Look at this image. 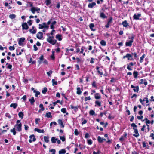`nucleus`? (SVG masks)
Here are the masks:
<instances>
[{
    "instance_id": "obj_1",
    "label": "nucleus",
    "mask_w": 154,
    "mask_h": 154,
    "mask_svg": "<svg viewBox=\"0 0 154 154\" xmlns=\"http://www.w3.org/2000/svg\"><path fill=\"white\" fill-rule=\"evenodd\" d=\"M15 128L10 130L11 132L13 133L14 135H15L16 134V132L15 131L16 129L19 132L20 131L22 130V124L21 123H19V124H16L15 125Z\"/></svg>"
},
{
    "instance_id": "obj_2",
    "label": "nucleus",
    "mask_w": 154,
    "mask_h": 154,
    "mask_svg": "<svg viewBox=\"0 0 154 154\" xmlns=\"http://www.w3.org/2000/svg\"><path fill=\"white\" fill-rule=\"evenodd\" d=\"M47 41L53 45H54L57 42V40L55 39H52L50 36H48L47 39Z\"/></svg>"
},
{
    "instance_id": "obj_3",
    "label": "nucleus",
    "mask_w": 154,
    "mask_h": 154,
    "mask_svg": "<svg viewBox=\"0 0 154 154\" xmlns=\"http://www.w3.org/2000/svg\"><path fill=\"white\" fill-rule=\"evenodd\" d=\"M134 38V36L132 35L131 37V40L129 41H127L125 43V45L126 46L131 47L132 45V43L133 42V40Z\"/></svg>"
},
{
    "instance_id": "obj_4",
    "label": "nucleus",
    "mask_w": 154,
    "mask_h": 154,
    "mask_svg": "<svg viewBox=\"0 0 154 154\" xmlns=\"http://www.w3.org/2000/svg\"><path fill=\"white\" fill-rule=\"evenodd\" d=\"M39 29H41L43 28H46L48 29L49 27L45 23H43L42 24H39Z\"/></svg>"
},
{
    "instance_id": "obj_5",
    "label": "nucleus",
    "mask_w": 154,
    "mask_h": 154,
    "mask_svg": "<svg viewBox=\"0 0 154 154\" xmlns=\"http://www.w3.org/2000/svg\"><path fill=\"white\" fill-rule=\"evenodd\" d=\"M43 34L41 32H39L36 35L37 38L39 39H41L43 37Z\"/></svg>"
},
{
    "instance_id": "obj_6",
    "label": "nucleus",
    "mask_w": 154,
    "mask_h": 154,
    "mask_svg": "<svg viewBox=\"0 0 154 154\" xmlns=\"http://www.w3.org/2000/svg\"><path fill=\"white\" fill-rule=\"evenodd\" d=\"M25 40V38H20L18 41L19 45L20 46L22 45H23V43L24 42Z\"/></svg>"
},
{
    "instance_id": "obj_7",
    "label": "nucleus",
    "mask_w": 154,
    "mask_h": 154,
    "mask_svg": "<svg viewBox=\"0 0 154 154\" xmlns=\"http://www.w3.org/2000/svg\"><path fill=\"white\" fill-rule=\"evenodd\" d=\"M125 58H127L128 60H131L132 59V56L129 53H127L125 56H124L123 58L125 59Z\"/></svg>"
},
{
    "instance_id": "obj_8",
    "label": "nucleus",
    "mask_w": 154,
    "mask_h": 154,
    "mask_svg": "<svg viewBox=\"0 0 154 154\" xmlns=\"http://www.w3.org/2000/svg\"><path fill=\"white\" fill-rule=\"evenodd\" d=\"M131 87L133 88V90L135 92H138L139 90V87L138 86H134L133 85H131Z\"/></svg>"
},
{
    "instance_id": "obj_9",
    "label": "nucleus",
    "mask_w": 154,
    "mask_h": 154,
    "mask_svg": "<svg viewBox=\"0 0 154 154\" xmlns=\"http://www.w3.org/2000/svg\"><path fill=\"white\" fill-rule=\"evenodd\" d=\"M22 27L23 29L27 30L28 29V26L26 23H23L22 25Z\"/></svg>"
},
{
    "instance_id": "obj_10",
    "label": "nucleus",
    "mask_w": 154,
    "mask_h": 154,
    "mask_svg": "<svg viewBox=\"0 0 154 154\" xmlns=\"http://www.w3.org/2000/svg\"><path fill=\"white\" fill-rule=\"evenodd\" d=\"M30 139L29 140V141L30 143H31L32 141L31 140L32 138V141L34 142L36 140V139L35 138V136L34 135H32L29 136Z\"/></svg>"
},
{
    "instance_id": "obj_11",
    "label": "nucleus",
    "mask_w": 154,
    "mask_h": 154,
    "mask_svg": "<svg viewBox=\"0 0 154 154\" xmlns=\"http://www.w3.org/2000/svg\"><path fill=\"white\" fill-rule=\"evenodd\" d=\"M40 10V9L38 8L32 7L31 8V11L33 13H34L35 11H38Z\"/></svg>"
},
{
    "instance_id": "obj_12",
    "label": "nucleus",
    "mask_w": 154,
    "mask_h": 154,
    "mask_svg": "<svg viewBox=\"0 0 154 154\" xmlns=\"http://www.w3.org/2000/svg\"><path fill=\"white\" fill-rule=\"evenodd\" d=\"M145 99L146 100V103H148L149 101L148 98L146 97H145L144 98L143 100H142L141 99H139V101L142 103V104L143 105H144V104L143 103V102L145 101Z\"/></svg>"
},
{
    "instance_id": "obj_13",
    "label": "nucleus",
    "mask_w": 154,
    "mask_h": 154,
    "mask_svg": "<svg viewBox=\"0 0 154 154\" xmlns=\"http://www.w3.org/2000/svg\"><path fill=\"white\" fill-rule=\"evenodd\" d=\"M134 133L136 134H133V136L136 137H137L139 136L138 131L137 128H134Z\"/></svg>"
},
{
    "instance_id": "obj_14",
    "label": "nucleus",
    "mask_w": 154,
    "mask_h": 154,
    "mask_svg": "<svg viewBox=\"0 0 154 154\" xmlns=\"http://www.w3.org/2000/svg\"><path fill=\"white\" fill-rule=\"evenodd\" d=\"M141 14H135L133 16L134 19L138 20L139 19V18L141 16Z\"/></svg>"
},
{
    "instance_id": "obj_15",
    "label": "nucleus",
    "mask_w": 154,
    "mask_h": 154,
    "mask_svg": "<svg viewBox=\"0 0 154 154\" xmlns=\"http://www.w3.org/2000/svg\"><path fill=\"white\" fill-rule=\"evenodd\" d=\"M44 56L42 55L39 58V60L38 61V63L40 65L42 63V61L44 60Z\"/></svg>"
},
{
    "instance_id": "obj_16",
    "label": "nucleus",
    "mask_w": 154,
    "mask_h": 154,
    "mask_svg": "<svg viewBox=\"0 0 154 154\" xmlns=\"http://www.w3.org/2000/svg\"><path fill=\"white\" fill-rule=\"evenodd\" d=\"M89 27L91 31H94L95 30V29H93V28L94 27V23H91L89 25Z\"/></svg>"
},
{
    "instance_id": "obj_17",
    "label": "nucleus",
    "mask_w": 154,
    "mask_h": 154,
    "mask_svg": "<svg viewBox=\"0 0 154 154\" xmlns=\"http://www.w3.org/2000/svg\"><path fill=\"white\" fill-rule=\"evenodd\" d=\"M96 5L95 2H93L92 3H90L88 5V7L90 8H92L94 6Z\"/></svg>"
},
{
    "instance_id": "obj_18",
    "label": "nucleus",
    "mask_w": 154,
    "mask_h": 154,
    "mask_svg": "<svg viewBox=\"0 0 154 154\" xmlns=\"http://www.w3.org/2000/svg\"><path fill=\"white\" fill-rule=\"evenodd\" d=\"M35 131H37L38 133H44V130L43 129H40L37 128H35L34 129Z\"/></svg>"
},
{
    "instance_id": "obj_19",
    "label": "nucleus",
    "mask_w": 154,
    "mask_h": 154,
    "mask_svg": "<svg viewBox=\"0 0 154 154\" xmlns=\"http://www.w3.org/2000/svg\"><path fill=\"white\" fill-rule=\"evenodd\" d=\"M122 24L123 27H126L129 26V24L127 22V21L125 20L122 22Z\"/></svg>"
},
{
    "instance_id": "obj_20",
    "label": "nucleus",
    "mask_w": 154,
    "mask_h": 154,
    "mask_svg": "<svg viewBox=\"0 0 154 154\" xmlns=\"http://www.w3.org/2000/svg\"><path fill=\"white\" fill-rule=\"evenodd\" d=\"M127 135V134L125 133L123 136H121V137L119 138V140L120 141L124 140H125V138H126Z\"/></svg>"
},
{
    "instance_id": "obj_21",
    "label": "nucleus",
    "mask_w": 154,
    "mask_h": 154,
    "mask_svg": "<svg viewBox=\"0 0 154 154\" xmlns=\"http://www.w3.org/2000/svg\"><path fill=\"white\" fill-rule=\"evenodd\" d=\"M94 97L96 99H99L101 98V96L99 94L97 93L95 94Z\"/></svg>"
},
{
    "instance_id": "obj_22",
    "label": "nucleus",
    "mask_w": 154,
    "mask_h": 154,
    "mask_svg": "<svg viewBox=\"0 0 154 154\" xmlns=\"http://www.w3.org/2000/svg\"><path fill=\"white\" fill-rule=\"evenodd\" d=\"M45 117L48 118H51L52 117L51 115V113L50 112H47L45 115Z\"/></svg>"
},
{
    "instance_id": "obj_23",
    "label": "nucleus",
    "mask_w": 154,
    "mask_h": 154,
    "mask_svg": "<svg viewBox=\"0 0 154 154\" xmlns=\"http://www.w3.org/2000/svg\"><path fill=\"white\" fill-rule=\"evenodd\" d=\"M29 101L30 102L31 105H33L35 102V99L33 97H32L31 99H29Z\"/></svg>"
},
{
    "instance_id": "obj_24",
    "label": "nucleus",
    "mask_w": 154,
    "mask_h": 154,
    "mask_svg": "<svg viewBox=\"0 0 154 154\" xmlns=\"http://www.w3.org/2000/svg\"><path fill=\"white\" fill-rule=\"evenodd\" d=\"M100 17L103 19H105L107 17L105 14L103 12H101L100 14Z\"/></svg>"
},
{
    "instance_id": "obj_25",
    "label": "nucleus",
    "mask_w": 154,
    "mask_h": 154,
    "mask_svg": "<svg viewBox=\"0 0 154 154\" xmlns=\"http://www.w3.org/2000/svg\"><path fill=\"white\" fill-rule=\"evenodd\" d=\"M95 106H96V105H97L99 107L101 106V102L98 100H96L95 102Z\"/></svg>"
},
{
    "instance_id": "obj_26",
    "label": "nucleus",
    "mask_w": 154,
    "mask_h": 154,
    "mask_svg": "<svg viewBox=\"0 0 154 154\" xmlns=\"http://www.w3.org/2000/svg\"><path fill=\"white\" fill-rule=\"evenodd\" d=\"M44 139L45 142L47 143H48L49 140V137L48 136H44Z\"/></svg>"
},
{
    "instance_id": "obj_27",
    "label": "nucleus",
    "mask_w": 154,
    "mask_h": 154,
    "mask_svg": "<svg viewBox=\"0 0 154 154\" xmlns=\"http://www.w3.org/2000/svg\"><path fill=\"white\" fill-rule=\"evenodd\" d=\"M82 93V91L81 90L80 88L79 87H77V94L78 95H80Z\"/></svg>"
},
{
    "instance_id": "obj_28",
    "label": "nucleus",
    "mask_w": 154,
    "mask_h": 154,
    "mask_svg": "<svg viewBox=\"0 0 154 154\" xmlns=\"http://www.w3.org/2000/svg\"><path fill=\"white\" fill-rule=\"evenodd\" d=\"M34 26H32V29H30L29 30V32L31 33L32 34H35L36 32V31L34 29Z\"/></svg>"
},
{
    "instance_id": "obj_29",
    "label": "nucleus",
    "mask_w": 154,
    "mask_h": 154,
    "mask_svg": "<svg viewBox=\"0 0 154 154\" xmlns=\"http://www.w3.org/2000/svg\"><path fill=\"white\" fill-rule=\"evenodd\" d=\"M146 55L145 54H143L140 58V62L142 63L143 62L144 59L145 58Z\"/></svg>"
},
{
    "instance_id": "obj_30",
    "label": "nucleus",
    "mask_w": 154,
    "mask_h": 154,
    "mask_svg": "<svg viewBox=\"0 0 154 154\" xmlns=\"http://www.w3.org/2000/svg\"><path fill=\"white\" fill-rule=\"evenodd\" d=\"M71 108L72 109H74L75 112H76L78 110V106H74L73 105H71L70 106Z\"/></svg>"
},
{
    "instance_id": "obj_31",
    "label": "nucleus",
    "mask_w": 154,
    "mask_h": 154,
    "mask_svg": "<svg viewBox=\"0 0 154 154\" xmlns=\"http://www.w3.org/2000/svg\"><path fill=\"white\" fill-rule=\"evenodd\" d=\"M57 138L54 137H52L51 139V141L52 143H54L56 142Z\"/></svg>"
},
{
    "instance_id": "obj_32",
    "label": "nucleus",
    "mask_w": 154,
    "mask_h": 154,
    "mask_svg": "<svg viewBox=\"0 0 154 154\" xmlns=\"http://www.w3.org/2000/svg\"><path fill=\"white\" fill-rule=\"evenodd\" d=\"M66 152V150L64 149H62L59 152V154H65Z\"/></svg>"
},
{
    "instance_id": "obj_33",
    "label": "nucleus",
    "mask_w": 154,
    "mask_h": 154,
    "mask_svg": "<svg viewBox=\"0 0 154 154\" xmlns=\"http://www.w3.org/2000/svg\"><path fill=\"white\" fill-rule=\"evenodd\" d=\"M56 38L58 39L59 41H60L62 40L61 38V35L59 34H57L56 36Z\"/></svg>"
},
{
    "instance_id": "obj_34",
    "label": "nucleus",
    "mask_w": 154,
    "mask_h": 154,
    "mask_svg": "<svg viewBox=\"0 0 154 154\" xmlns=\"http://www.w3.org/2000/svg\"><path fill=\"white\" fill-rule=\"evenodd\" d=\"M34 93H35V96L36 97H37L40 94V92L38 91H36L35 90H34Z\"/></svg>"
},
{
    "instance_id": "obj_35",
    "label": "nucleus",
    "mask_w": 154,
    "mask_h": 154,
    "mask_svg": "<svg viewBox=\"0 0 154 154\" xmlns=\"http://www.w3.org/2000/svg\"><path fill=\"white\" fill-rule=\"evenodd\" d=\"M17 106L16 103H11L10 105V107H13L14 109H15Z\"/></svg>"
},
{
    "instance_id": "obj_36",
    "label": "nucleus",
    "mask_w": 154,
    "mask_h": 154,
    "mask_svg": "<svg viewBox=\"0 0 154 154\" xmlns=\"http://www.w3.org/2000/svg\"><path fill=\"white\" fill-rule=\"evenodd\" d=\"M9 17L11 19H13L16 17V15L14 14H11L9 15Z\"/></svg>"
},
{
    "instance_id": "obj_37",
    "label": "nucleus",
    "mask_w": 154,
    "mask_h": 154,
    "mask_svg": "<svg viewBox=\"0 0 154 154\" xmlns=\"http://www.w3.org/2000/svg\"><path fill=\"white\" fill-rule=\"evenodd\" d=\"M100 43L102 46H105L106 45V41L103 40H101L100 42Z\"/></svg>"
},
{
    "instance_id": "obj_38",
    "label": "nucleus",
    "mask_w": 154,
    "mask_h": 154,
    "mask_svg": "<svg viewBox=\"0 0 154 154\" xmlns=\"http://www.w3.org/2000/svg\"><path fill=\"white\" fill-rule=\"evenodd\" d=\"M52 54L51 55V59L53 60H54L55 59V57H54V53L55 51H52Z\"/></svg>"
},
{
    "instance_id": "obj_39",
    "label": "nucleus",
    "mask_w": 154,
    "mask_h": 154,
    "mask_svg": "<svg viewBox=\"0 0 154 154\" xmlns=\"http://www.w3.org/2000/svg\"><path fill=\"white\" fill-rule=\"evenodd\" d=\"M23 113L22 112H20L18 113V116L20 118L22 119L23 117Z\"/></svg>"
},
{
    "instance_id": "obj_40",
    "label": "nucleus",
    "mask_w": 154,
    "mask_h": 154,
    "mask_svg": "<svg viewBox=\"0 0 154 154\" xmlns=\"http://www.w3.org/2000/svg\"><path fill=\"white\" fill-rule=\"evenodd\" d=\"M133 75L134 78H137L138 75V72L136 71H134L133 72Z\"/></svg>"
},
{
    "instance_id": "obj_41",
    "label": "nucleus",
    "mask_w": 154,
    "mask_h": 154,
    "mask_svg": "<svg viewBox=\"0 0 154 154\" xmlns=\"http://www.w3.org/2000/svg\"><path fill=\"white\" fill-rule=\"evenodd\" d=\"M49 152H51V154H55V149H52L49 150Z\"/></svg>"
},
{
    "instance_id": "obj_42",
    "label": "nucleus",
    "mask_w": 154,
    "mask_h": 154,
    "mask_svg": "<svg viewBox=\"0 0 154 154\" xmlns=\"http://www.w3.org/2000/svg\"><path fill=\"white\" fill-rule=\"evenodd\" d=\"M52 85L54 86V85H57V81H55L54 79H53L52 80Z\"/></svg>"
},
{
    "instance_id": "obj_43",
    "label": "nucleus",
    "mask_w": 154,
    "mask_h": 154,
    "mask_svg": "<svg viewBox=\"0 0 154 154\" xmlns=\"http://www.w3.org/2000/svg\"><path fill=\"white\" fill-rule=\"evenodd\" d=\"M97 140L99 142H102V138L100 136H99L98 137Z\"/></svg>"
},
{
    "instance_id": "obj_44",
    "label": "nucleus",
    "mask_w": 154,
    "mask_h": 154,
    "mask_svg": "<svg viewBox=\"0 0 154 154\" xmlns=\"http://www.w3.org/2000/svg\"><path fill=\"white\" fill-rule=\"evenodd\" d=\"M89 114L90 115H94L95 114V112L94 110H91L89 112Z\"/></svg>"
},
{
    "instance_id": "obj_45",
    "label": "nucleus",
    "mask_w": 154,
    "mask_h": 154,
    "mask_svg": "<svg viewBox=\"0 0 154 154\" xmlns=\"http://www.w3.org/2000/svg\"><path fill=\"white\" fill-rule=\"evenodd\" d=\"M39 107L41 108V110L42 111H43L45 110V109L43 107V105L42 104H40L39 105Z\"/></svg>"
},
{
    "instance_id": "obj_46",
    "label": "nucleus",
    "mask_w": 154,
    "mask_h": 154,
    "mask_svg": "<svg viewBox=\"0 0 154 154\" xmlns=\"http://www.w3.org/2000/svg\"><path fill=\"white\" fill-rule=\"evenodd\" d=\"M91 100V98L90 96L85 97V101H87L88 100Z\"/></svg>"
},
{
    "instance_id": "obj_47",
    "label": "nucleus",
    "mask_w": 154,
    "mask_h": 154,
    "mask_svg": "<svg viewBox=\"0 0 154 154\" xmlns=\"http://www.w3.org/2000/svg\"><path fill=\"white\" fill-rule=\"evenodd\" d=\"M58 123L60 124L61 125V126H62L63 127H64L62 121L61 120H58Z\"/></svg>"
},
{
    "instance_id": "obj_48",
    "label": "nucleus",
    "mask_w": 154,
    "mask_h": 154,
    "mask_svg": "<svg viewBox=\"0 0 154 154\" xmlns=\"http://www.w3.org/2000/svg\"><path fill=\"white\" fill-rule=\"evenodd\" d=\"M61 111L63 113H65L66 112V109L65 108H63L61 109Z\"/></svg>"
},
{
    "instance_id": "obj_49",
    "label": "nucleus",
    "mask_w": 154,
    "mask_h": 154,
    "mask_svg": "<svg viewBox=\"0 0 154 154\" xmlns=\"http://www.w3.org/2000/svg\"><path fill=\"white\" fill-rule=\"evenodd\" d=\"M47 89L45 87L44 88L43 90L42 91V92L43 94H45L47 91Z\"/></svg>"
},
{
    "instance_id": "obj_50",
    "label": "nucleus",
    "mask_w": 154,
    "mask_h": 154,
    "mask_svg": "<svg viewBox=\"0 0 154 154\" xmlns=\"http://www.w3.org/2000/svg\"><path fill=\"white\" fill-rule=\"evenodd\" d=\"M131 127H133V129L134 128H135L137 127V125L135 124L134 123H132L131 124Z\"/></svg>"
},
{
    "instance_id": "obj_51",
    "label": "nucleus",
    "mask_w": 154,
    "mask_h": 154,
    "mask_svg": "<svg viewBox=\"0 0 154 154\" xmlns=\"http://www.w3.org/2000/svg\"><path fill=\"white\" fill-rule=\"evenodd\" d=\"M60 140L63 142L65 140V138L64 137L60 136Z\"/></svg>"
},
{
    "instance_id": "obj_52",
    "label": "nucleus",
    "mask_w": 154,
    "mask_h": 154,
    "mask_svg": "<svg viewBox=\"0 0 154 154\" xmlns=\"http://www.w3.org/2000/svg\"><path fill=\"white\" fill-rule=\"evenodd\" d=\"M45 2L46 5H48L51 4V1L50 0H46Z\"/></svg>"
},
{
    "instance_id": "obj_53",
    "label": "nucleus",
    "mask_w": 154,
    "mask_h": 154,
    "mask_svg": "<svg viewBox=\"0 0 154 154\" xmlns=\"http://www.w3.org/2000/svg\"><path fill=\"white\" fill-rule=\"evenodd\" d=\"M52 73V71L51 70L49 72H47V74L48 76H50L51 74Z\"/></svg>"
},
{
    "instance_id": "obj_54",
    "label": "nucleus",
    "mask_w": 154,
    "mask_h": 154,
    "mask_svg": "<svg viewBox=\"0 0 154 154\" xmlns=\"http://www.w3.org/2000/svg\"><path fill=\"white\" fill-rule=\"evenodd\" d=\"M60 102V100H58L56 101L53 102V103L54 105V106H55L57 103H59Z\"/></svg>"
},
{
    "instance_id": "obj_55",
    "label": "nucleus",
    "mask_w": 154,
    "mask_h": 154,
    "mask_svg": "<svg viewBox=\"0 0 154 154\" xmlns=\"http://www.w3.org/2000/svg\"><path fill=\"white\" fill-rule=\"evenodd\" d=\"M88 143L89 145H91L92 143V141L91 139H89L88 140Z\"/></svg>"
},
{
    "instance_id": "obj_56",
    "label": "nucleus",
    "mask_w": 154,
    "mask_h": 154,
    "mask_svg": "<svg viewBox=\"0 0 154 154\" xmlns=\"http://www.w3.org/2000/svg\"><path fill=\"white\" fill-rule=\"evenodd\" d=\"M9 49L10 50H14L15 49V48L14 46H10L9 47Z\"/></svg>"
},
{
    "instance_id": "obj_57",
    "label": "nucleus",
    "mask_w": 154,
    "mask_h": 154,
    "mask_svg": "<svg viewBox=\"0 0 154 154\" xmlns=\"http://www.w3.org/2000/svg\"><path fill=\"white\" fill-rule=\"evenodd\" d=\"M8 65V66H7V68H8L9 69H11L12 67V65H11V64H8V63H7L6 64V65Z\"/></svg>"
},
{
    "instance_id": "obj_58",
    "label": "nucleus",
    "mask_w": 154,
    "mask_h": 154,
    "mask_svg": "<svg viewBox=\"0 0 154 154\" xmlns=\"http://www.w3.org/2000/svg\"><path fill=\"white\" fill-rule=\"evenodd\" d=\"M5 116L7 117H8L9 118H11V116H10L9 113H7L5 114Z\"/></svg>"
},
{
    "instance_id": "obj_59",
    "label": "nucleus",
    "mask_w": 154,
    "mask_h": 154,
    "mask_svg": "<svg viewBox=\"0 0 154 154\" xmlns=\"http://www.w3.org/2000/svg\"><path fill=\"white\" fill-rule=\"evenodd\" d=\"M74 133L75 135L77 136L78 135V130L77 129H75Z\"/></svg>"
},
{
    "instance_id": "obj_60",
    "label": "nucleus",
    "mask_w": 154,
    "mask_h": 154,
    "mask_svg": "<svg viewBox=\"0 0 154 154\" xmlns=\"http://www.w3.org/2000/svg\"><path fill=\"white\" fill-rule=\"evenodd\" d=\"M85 48L84 47H82L81 48V51H80V53L81 54L83 53V51Z\"/></svg>"
},
{
    "instance_id": "obj_61",
    "label": "nucleus",
    "mask_w": 154,
    "mask_h": 154,
    "mask_svg": "<svg viewBox=\"0 0 154 154\" xmlns=\"http://www.w3.org/2000/svg\"><path fill=\"white\" fill-rule=\"evenodd\" d=\"M127 69L129 70H132V69L131 67L130 66V65L129 64L127 65Z\"/></svg>"
},
{
    "instance_id": "obj_62",
    "label": "nucleus",
    "mask_w": 154,
    "mask_h": 154,
    "mask_svg": "<svg viewBox=\"0 0 154 154\" xmlns=\"http://www.w3.org/2000/svg\"><path fill=\"white\" fill-rule=\"evenodd\" d=\"M33 47L34 48V49L35 51H36L38 50V48L35 45H34Z\"/></svg>"
},
{
    "instance_id": "obj_63",
    "label": "nucleus",
    "mask_w": 154,
    "mask_h": 154,
    "mask_svg": "<svg viewBox=\"0 0 154 154\" xmlns=\"http://www.w3.org/2000/svg\"><path fill=\"white\" fill-rule=\"evenodd\" d=\"M112 20V17L110 18L108 20V22L111 23Z\"/></svg>"
},
{
    "instance_id": "obj_64",
    "label": "nucleus",
    "mask_w": 154,
    "mask_h": 154,
    "mask_svg": "<svg viewBox=\"0 0 154 154\" xmlns=\"http://www.w3.org/2000/svg\"><path fill=\"white\" fill-rule=\"evenodd\" d=\"M150 137H152L153 139H154V134H153L152 133H151Z\"/></svg>"
}]
</instances>
